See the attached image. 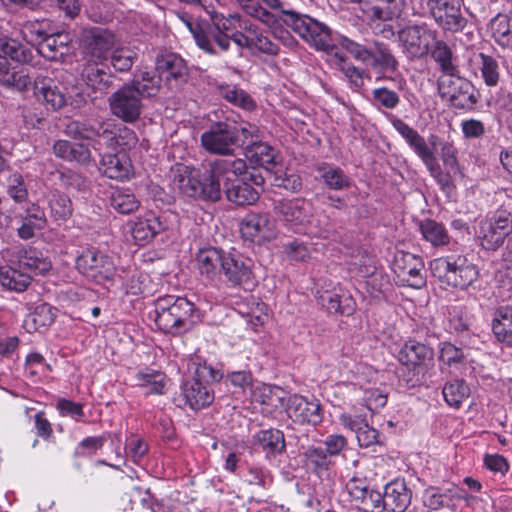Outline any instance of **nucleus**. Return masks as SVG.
<instances>
[{"label":"nucleus","mask_w":512,"mask_h":512,"mask_svg":"<svg viewBox=\"0 0 512 512\" xmlns=\"http://www.w3.org/2000/svg\"><path fill=\"white\" fill-rule=\"evenodd\" d=\"M244 164L241 161L214 159L208 163L207 173L201 177L200 171L186 165L177 164L171 170V188L180 195L193 199L216 202L221 199L220 179L240 173Z\"/></svg>","instance_id":"1"},{"label":"nucleus","mask_w":512,"mask_h":512,"mask_svg":"<svg viewBox=\"0 0 512 512\" xmlns=\"http://www.w3.org/2000/svg\"><path fill=\"white\" fill-rule=\"evenodd\" d=\"M151 317L165 334L180 336L190 331L199 321L200 312L186 297L164 295L153 303Z\"/></svg>","instance_id":"2"},{"label":"nucleus","mask_w":512,"mask_h":512,"mask_svg":"<svg viewBox=\"0 0 512 512\" xmlns=\"http://www.w3.org/2000/svg\"><path fill=\"white\" fill-rule=\"evenodd\" d=\"M432 275L442 285L466 289L478 279L479 272L462 254H451L433 259L429 263Z\"/></svg>","instance_id":"3"},{"label":"nucleus","mask_w":512,"mask_h":512,"mask_svg":"<svg viewBox=\"0 0 512 512\" xmlns=\"http://www.w3.org/2000/svg\"><path fill=\"white\" fill-rule=\"evenodd\" d=\"M201 147L209 154L231 157L240 147L236 122L225 119L212 122L200 136Z\"/></svg>","instance_id":"4"},{"label":"nucleus","mask_w":512,"mask_h":512,"mask_svg":"<svg viewBox=\"0 0 512 512\" xmlns=\"http://www.w3.org/2000/svg\"><path fill=\"white\" fill-rule=\"evenodd\" d=\"M286 25L317 50L333 53L336 48L337 35H333L326 24L308 15L295 12L287 19Z\"/></svg>","instance_id":"5"},{"label":"nucleus","mask_w":512,"mask_h":512,"mask_svg":"<svg viewBox=\"0 0 512 512\" xmlns=\"http://www.w3.org/2000/svg\"><path fill=\"white\" fill-rule=\"evenodd\" d=\"M387 119L406 141L411 150L422 160L430 173L434 177H437L436 174L439 172V165L432 148L438 145L439 138L435 135L430 136L428 144L425 138L421 136L416 129L404 122L401 118L393 114H388Z\"/></svg>","instance_id":"6"},{"label":"nucleus","mask_w":512,"mask_h":512,"mask_svg":"<svg viewBox=\"0 0 512 512\" xmlns=\"http://www.w3.org/2000/svg\"><path fill=\"white\" fill-rule=\"evenodd\" d=\"M220 378V373L211 366L203 364L196 367L194 377L182 384L183 395L191 409L200 410L213 402L214 394L208 383Z\"/></svg>","instance_id":"7"},{"label":"nucleus","mask_w":512,"mask_h":512,"mask_svg":"<svg viewBox=\"0 0 512 512\" xmlns=\"http://www.w3.org/2000/svg\"><path fill=\"white\" fill-rule=\"evenodd\" d=\"M512 233V214L506 210H497L480 222L479 239L486 250L501 247Z\"/></svg>","instance_id":"8"},{"label":"nucleus","mask_w":512,"mask_h":512,"mask_svg":"<svg viewBox=\"0 0 512 512\" xmlns=\"http://www.w3.org/2000/svg\"><path fill=\"white\" fill-rule=\"evenodd\" d=\"M438 89L442 98L457 109L473 110L478 102L475 87L471 81L459 76L445 75L439 80Z\"/></svg>","instance_id":"9"},{"label":"nucleus","mask_w":512,"mask_h":512,"mask_svg":"<svg viewBox=\"0 0 512 512\" xmlns=\"http://www.w3.org/2000/svg\"><path fill=\"white\" fill-rule=\"evenodd\" d=\"M77 270L96 283L111 281L116 273L112 259L94 247L84 249L75 261Z\"/></svg>","instance_id":"10"},{"label":"nucleus","mask_w":512,"mask_h":512,"mask_svg":"<svg viewBox=\"0 0 512 512\" xmlns=\"http://www.w3.org/2000/svg\"><path fill=\"white\" fill-rule=\"evenodd\" d=\"M428 15L445 32L458 33L467 25L460 0H427Z\"/></svg>","instance_id":"11"},{"label":"nucleus","mask_w":512,"mask_h":512,"mask_svg":"<svg viewBox=\"0 0 512 512\" xmlns=\"http://www.w3.org/2000/svg\"><path fill=\"white\" fill-rule=\"evenodd\" d=\"M111 114L125 123H135L142 113L143 99L134 86L124 84L108 99Z\"/></svg>","instance_id":"12"},{"label":"nucleus","mask_w":512,"mask_h":512,"mask_svg":"<svg viewBox=\"0 0 512 512\" xmlns=\"http://www.w3.org/2000/svg\"><path fill=\"white\" fill-rule=\"evenodd\" d=\"M274 212L296 232H306L313 215V205L305 198L275 202Z\"/></svg>","instance_id":"13"},{"label":"nucleus","mask_w":512,"mask_h":512,"mask_svg":"<svg viewBox=\"0 0 512 512\" xmlns=\"http://www.w3.org/2000/svg\"><path fill=\"white\" fill-rule=\"evenodd\" d=\"M437 32L426 23L408 25L398 33L404 53L410 58H420L428 54Z\"/></svg>","instance_id":"14"},{"label":"nucleus","mask_w":512,"mask_h":512,"mask_svg":"<svg viewBox=\"0 0 512 512\" xmlns=\"http://www.w3.org/2000/svg\"><path fill=\"white\" fill-rule=\"evenodd\" d=\"M3 258L7 263L19 266L30 274H45L52 265L51 261L43 253L34 247L16 245L3 252Z\"/></svg>","instance_id":"15"},{"label":"nucleus","mask_w":512,"mask_h":512,"mask_svg":"<svg viewBox=\"0 0 512 512\" xmlns=\"http://www.w3.org/2000/svg\"><path fill=\"white\" fill-rule=\"evenodd\" d=\"M227 161H241L244 164L240 173L229 176V180L220 179V187L224 191L228 201L244 206L252 205L259 199V192L247 181L239 180L238 177L247 174V163L245 160L236 158H224Z\"/></svg>","instance_id":"16"},{"label":"nucleus","mask_w":512,"mask_h":512,"mask_svg":"<svg viewBox=\"0 0 512 512\" xmlns=\"http://www.w3.org/2000/svg\"><path fill=\"white\" fill-rule=\"evenodd\" d=\"M119 42L117 35L108 29L95 27L84 36V54L89 61L101 64L107 60L108 52Z\"/></svg>","instance_id":"17"},{"label":"nucleus","mask_w":512,"mask_h":512,"mask_svg":"<svg viewBox=\"0 0 512 512\" xmlns=\"http://www.w3.org/2000/svg\"><path fill=\"white\" fill-rule=\"evenodd\" d=\"M184 22L200 49L215 55L217 54L213 46V43H215L221 51L226 52L229 50L231 45L230 34L219 31L208 23L192 20H185Z\"/></svg>","instance_id":"18"},{"label":"nucleus","mask_w":512,"mask_h":512,"mask_svg":"<svg viewBox=\"0 0 512 512\" xmlns=\"http://www.w3.org/2000/svg\"><path fill=\"white\" fill-rule=\"evenodd\" d=\"M251 259L225 253L222 272L231 286H241L246 290H252L257 285V280L252 271Z\"/></svg>","instance_id":"19"},{"label":"nucleus","mask_w":512,"mask_h":512,"mask_svg":"<svg viewBox=\"0 0 512 512\" xmlns=\"http://www.w3.org/2000/svg\"><path fill=\"white\" fill-rule=\"evenodd\" d=\"M433 350L415 340L406 341L398 352V360L414 374H424L433 364Z\"/></svg>","instance_id":"20"},{"label":"nucleus","mask_w":512,"mask_h":512,"mask_svg":"<svg viewBox=\"0 0 512 512\" xmlns=\"http://www.w3.org/2000/svg\"><path fill=\"white\" fill-rule=\"evenodd\" d=\"M288 416L296 423L316 426L323 420V411L319 400L300 395H293L289 399Z\"/></svg>","instance_id":"21"},{"label":"nucleus","mask_w":512,"mask_h":512,"mask_svg":"<svg viewBox=\"0 0 512 512\" xmlns=\"http://www.w3.org/2000/svg\"><path fill=\"white\" fill-rule=\"evenodd\" d=\"M395 272L408 286L420 289L426 284L424 263L421 257L412 253H400L395 257Z\"/></svg>","instance_id":"22"},{"label":"nucleus","mask_w":512,"mask_h":512,"mask_svg":"<svg viewBox=\"0 0 512 512\" xmlns=\"http://www.w3.org/2000/svg\"><path fill=\"white\" fill-rule=\"evenodd\" d=\"M14 221L17 225V235L23 240L34 237L36 232L44 229L47 223L44 210L35 203L17 213Z\"/></svg>","instance_id":"23"},{"label":"nucleus","mask_w":512,"mask_h":512,"mask_svg":"<svg viewBox=\"0 0 512 512\" xmlns=\"http://www.w3.org/2000/svg\"><path fill=\"white\" fill-rule=\"evenodd\" d=\"M274 222L266 213H249L240 225L242 236L250 241L268 240L274 236Z\"/></svg>","instance_id":"24"},{"label":"nucleus","mask_w":512,"mask_h":512,"mask_svg":"<svg viewBox=\"0 0 512 512\" xmlns=\"http://www.w3.org/2000/svg\"><path fill=\"white\" fill-rule=\"evenodd\" d=\"M225 251L215 247L200 249L196 254V267L199 273L210 281L219 278L222 272Z\"/></svg>","instance_id":"25"},{"label":"nucleus","mask_w":512,"mask_h":512,"mask_svg":"<svg viewBox=\"0 0 512 512\" xmlns=\"http://www.w3.org/2000/svg\"><path fill=\"white\" fill-rule=\"evenodd\" d=\"M98 152L101 156L100 170L105 176L116 180H125L129 178L132 171V165L126 154L102 153V150Z\"/></svg>","instance_id":"26"},{"label":"nucleus","mask_w":512,"mask_h":512,"mask_svg":"<svg viewBox=\"0 0 512 512\" xmlns=\"http://www.w3.org/2000/svg\"><path fill=\"white\" fill-rule=\"evenodd\" d=\"M0 84L22 92L32 85V77L27 68H10L8 60L0 55Z\"/></svg>","instance_id":"27"},{"label":"nucleus","mask_w":512,"mask_h":512,"mask_svg":"<svg viewBox=\"0 0 512 512\" xmlns=\"http://www.w3.org/2000/svg\"><path fill=\"white\" fill-rule=\"evenodd\" d=\"M385 509L405 512L411 503V491L403 480H394L384 488Z\"/></svg>","instance_id":"28"},{"label":"nucleus","mask_w":512,"mask_h":512,"mask_svg":"<svg viewBox=\"0 0 512 512\" xmlns=\"http://www.w3.org/2000/svg\"><path fill=\"white\" fill-rule=\"evenodd\" d=\"M35 95L52 110H59L66 104L63 91L50 78H37L34 81Z\"/></svg>","instance_id":"29"},{"label":"nucleus","mask_w":512,"mask_h":512,"mask_svg":"<svg viewBox=\"0 0 512 512\" xmlns=\"http://www.w3.org/2000/svg\"><path fill=\"white\" fill-rule=\"evenodd\" d=\"M321 182L330 190L341 191L349 189L352 180L349 175L339 166L332 163H322L317 166Z\"/></svg>","instance_id":"30"},{"label":"nucleus","mask_w":512,"mask_h":512,"mask_svg":"<svg viewBox=\"0 0 512 512\" xmlns=\"http://www.w3.org/2000/svg\"><path fill=\"white\" fill-rule=\"evenodd\" d=\"M104 124H98V127L88 121L73 120L66 126V133L75 139L93 140V148L96 151H101V146L104 140L101 139L102 129H105Z\"/></svg>","instance_id":"31"},{"label":"nucleus","mask_w":512,"mask_h":512,"mask_svg":"<svg viewBox=\"0 0 512 512\" xmlns=\"http://www.w3.org/2000/svg\"><path fill=\"white\" fill-rule=\"evenodd\" d=\"M164 229L163 223L154 214L137 219L131 229L135 242L142 246L149 243Z\"/></svg>","instance_id":"32"},{"label":"nucleus","mask_w":512,"mask_h":512,"mask_svg":"<svg viewBox=\"0 0 512 512\" xmlns=\"http://www.w3.org/2000/svg\"><path fill=\"white\" fill-rule=\"evenodd\" d=\"M134 386L143 390L146 395H160L164 393L166 376L164 373L145 368L133 376Z\"/></svg>","instance_id":"33"},{"label":"nucleus","mask_w":512,"mask_h":512,"mask_svg":"<svg viewBox=\"0 0 512 512\" xmlns=\"http://www.w3.org/2000/svg\"><path fill=\"white\" fill-rule=\"evenodd\" d=\"M492 332L499 342L512 346V306L497 308L492 319Z\"/></svg>","instance_id":"34"},{"label":"nucleus","mask_w":512,"mask_h":512,"mask_svg":"<svg viewBox=\"0 0 512 512\" xmlns=\"http://www.w3.org/2000/svg\"><path fill=\"white\" fill-rule=\"evenodd\" d=\"M31 280V274L19 266L8 263L0 268V282L9 290L22 292L27 289Z\"/></svg>","instance_id":"35"},{"label":"nucleus","mask_w":512,"mask_h":512,"mask_svg":"<svg viewBox=\"0 0 512 512\" xmlns=\"http://www.w3.org/2000/svg\"><path fill=\"white\" fill-rule=\"evenodd\" d=\"M419 230L423 239L435 248L447 246L451 241L446 227L436 220L430 218L421 220Z\"/></svg>","instance_id":"36"},{"label":"nucleus","mask_w":512,"mask_h":512,"mask_svg":"<svg viewBox=\"0 0 512 512\" xmlns=\"http://www.w3.org/2000/svg\"><path fill=\"white\" fill-rule=\"evenodd\" d=\"M70 41L71 38L68 33H48L47 37L42 40V43H40V48H38V51L48 60H57L59 57H62L66 53L67 46Z\"/></svg>","instance_id":"37"},{"label":"nucleus","mask_w":512,"mask_h":512,"mask_svg":"<svg viewBox=\"0 0 512 512\" xmlns=\"http://www.w3.org/2000/svg\"><path fill=\"white\" fill-rule=\"evenodd\" d=\"M246 157L250 163L271 171L276 165V152L273 147L261 141L246 147Z\"/></svg>","instance_id":"38"},{"label":"nucleus","mask_w":512,"mask_h":512,"mask_svg":"<svg viewBox=\"0 0 512 512\" xmlns=\"http://www.w3.org/2000/svg\"><path fill=\"white\" fill-rule=\"evenodd\" d=\"M254 440L267 457L281 454L285 450L284 434L278 429L261 430L254 435Z\"/></svg>","instance_id":"39"},{"label":"nucleus","mask_w":512,"mask_h":512,"mask_svg":"<svg viewBox=\"0 0 512 512\" xmlns=\"http://www.w3.org/2000/svg\"><path fill=\"white\" fill-rule=\"evenodd\" d=\"M155 69L161 80L162 77H165L167 80L171 78L177 79L182 77L186 72L183 59L174 53H166L158 56Z\"/></svg>","instance_id":"40"},{"label":"nucleus","mask_w":512,"mask_h":512,"mask_svg":"<svg viewBox=\"0 0 512 512\" xmlns=\"http://www.w3.org/2000/svg\"><path fill=\"white\" fill-rule=\"evenodd\" d=\"M0 55L20 64H29L33 59L30 48L7 36L0 37Z\"/></svg>","instance_id":"41"},{"label":"nucleus","mask_w":512,"mask_h":512,"mask_svg":"<svg viewBox=\"0 0 512 512\" xmlns=\"http://www.w3.org/2000/svg\"><path fill=\"white\" fill-rule=\"evenodd\" d=\"M101 139L110 149H115L117 146L122 149L131 148L137 143L135 132L126 126H120L115 130H110L106 126L102 129Z\"/></svg>","instance_id":"42"},{"label":"nucleus","mask_w":512,"mask_h":512,"mask_svg":"<svg viewBox=\"0 0 512 512\" xmlns=\"http://www.w3.org/2000/svg\"><path fill=\"white\" fill-rule=\"evenodd\" d=\"M372 2L369 13L374 19L388 21L398 18L406 4V0H367Z\"/></svg>","instance_id":"43"},{"label":"nucleus","mask_w":512,"mask_h":512,"mask_svg":"<svg viewBox=\"0 0 512 512\" xmlns=\"http://www.w3.org/2000/svg\"><path fill=\"white\" fill-rule=\"evenodd\" d=\"M481 73L484 83L489 87L498 85L500 79V70L497 60L491 56L480 53H474L472 59Z\"/></svg>","instance_id":"44"},{"label":"nucleus","mask_w":512,"mask_h":512,"mask_svg":"<svg viewBox=\"0 0 512 512\" xmlns=\"http://www.w3.org/2000/svg\"><path fill=\"white\" fill-rule=\"evenodd\" d=\"M367 65L386 72L395 71L397 69L398 62L387 45L382 42H375L374 48L370 52V58Z\"/></svg>","instance_id":"45"},{"label":"nucleus","mask_w":512,"mask_h":512,"mask_svg":"<svg viewBox=\"0 0 512 512\" xmlns=\"http://www.w3.org/2000/svg\"><path fill=\"white\" fill-rule=\"evenodd\" d=\"M431 54L433 59L439 64L444 76L459 73L458 66L454 63L452 50L447 43L441 40L436 41Z\"/></svg>","instance_id":"46"},{"label":"nucleus","mask_w":512,"mask_h":512,"mask_svg":"<svg viewBox=\"0 0 512 512\" xmlns=\"http://www.w3.org/2000/svg\"><path fill=\"white\" fill-rule=\"evenodd\" d=\"M220 95L229 103L246 111H252L256 107L253 98L243 89L233 85L220 86Z\"/></svg>","instance_id":"47"},{"label":"nucleus","mask_w":512,"mask_h":512,"mask_svg":"<svg viewBox=\"0 0 512 512\" xmlns=\"http://www.w3.org/2000/svg\"><path fill=\"white\" fill-rule=\"evenodd\" d=\"M129 86H134L139 96L143 99L145 97L155 96L161 87V79L156 73L153 72H142L140 76H136L135 79L128 83Z\"/></svg>","instance_id":"48"},{"label":"nucleus","mask_w":512,"mask_h":512,"mask_svg":"<svg viewBox=\"0 0 512 512\" xmlns=\"http://www.w3.org/2000/svg\"><path fill=\"white\" fill-rule=\"evenodd\" d=\"M207 13L210 15V26L219 31L231 34L238 28L248 29L247 25H242L241 16L237 13L226 16L214 9L208 10Z\"/></svg>","instance_id":"49"},{"label":"nucleus","mask_w":512,"mask_h":512,"mask_svg":"<svg viewBox=\"0 0 512 512\" xmlns=\"http://www.w3.org/2000/svg\"><path fill=\"white\" fill-rule=\"evenodd\" d=\"M489 29L494 40L502 47L512 46V30L506 15L498 14L489 24Z\"/></svg>","instance_id":"50"},{"label":"nucleus","mask_w":512,"mask_h":512,"mask_svg":"<svg viewBox=\"0 0 512 512\" xmlns=\"http://www.w3.org/2000/svg\"><path fill=\"white\" fill-rule=\"evenodd\" d=\"M442 394L445 402L454 408H459L469 396L470 389L463 380H454L444 385Z\"/></svg>","instance_id":"51"},{"label":"nucleus","mask_w":512,"mask_h":512,"mask_svg":"<svg viewBox=\"0 0 512 512\" xmlns=\"http://www.w3.org/2000/svg\"><path fill=\"white\" fill-rule=\"evenodd\" d=\"M306 464L316 473L329 470L333 465L332 459L326 454L322 446H310L304 453Z\"/></svg>","instance_id":"52"},{"label":"nucleus","mask_w":512,"mask_h":512,"mask_svg":"<svg viewBox=\"0 0 512 512\" xmlns=\"http://www.w3.org/2000/svg\"><path fill=\"white\" fill-rule=\"evenodd\" d=\"M371 101L378 109L385 108L393 110L399 105L400 96L395 90L381 86L372 90Z\"/></svg>","instance_id":"53"},{"label":"nucleus","mask_w":512,"mask_h":512,"mask_svg":"<svg viewBox=\"0 0 512 512\" xmlns=\"http://www.w3.org/2000/svg\"><path fill=\"white\" fill-rule=\"evenodd\" d=\"M110 205L121 214H129L138 209L139 201L136 199L134 194L128 191L118 190L113 192Z\"/></svg>","instance_id":"54"},{"label":"nucleus","mask_w":512,"mask_h":512,"mask_svg":"<svg viewBox=\"0 0 512 512\" xmlns=\"http://www.w3.org/2000/svg\"><path fill=\"white\" fill-rule=\"evenodd\" d=\"M105 72L98 67V64H88L82 72L86 84L94 91L105 92L109 87V81L104 80Z\"/></svg>","instance_id":"55"},{"label":"nucleus","mask_w":512,"mask_h":512,"mask_svg":"<svg viewBox=\"0 0 512 512\" xmlns=\"http://www.w3.org/2000/svg\"><path fill=\"white\" fill-rule=\"evenodd\" d=\"M49 206L52 216L57 220H65L72 214L71 200L63 193H52L49 199Z\"/></svg>","instance_id":"56"},{"label":"nucleus","mask_w":512,"mask_h":512,"mask_svg":"<svg viewBox=\"0 0 512 512\" xmlns=\"http://www.w3.org/2000/svg\"><path fill=\"white\" fill-rule=\"evenodd\" d=\"M60 185L69 191H85L88 189L87 179L79 172L65 169L59 172Z\"/></svg>","instance_id":"57"},{"label":"nucleus","mask_w":512,"mask_h":512,"mask_svg":"<svg viewBox=\"0 0 512 512\" xmlns=\"http://www.w3.org/2000/svg\"><path fill=\"white\" fill-rule=\"evenodd\" d=\"M46 25L47 23L44 21H27L22 26L21 34L27 42L36 43L38 48H40V43L48 35L45 29Z\"/></svg>","instance_id":"58"},{"label":"nucleus","mask_w":512,"mask_h":512,"mask_svg":"<svg viewBox=\"0 0 512 512\" xmlns=\"http://www.w3.org/2000/svg\"><path fill=\"white\" fill-rule=\"evenodd\" d=\"M336 42L347 52H349L356 60L361 61L367 65L370 58V49H367L362 44L357 43L354 40H351L348 37L340 34H337Z\"/></svg>","instance_id":"59"},{"label":"nucleus","mask_w":512,"mask_h":512,"mask_svg":"<svg viewBox=\"0 0 512 512\" xmlns=\"http://www.w3.org/2000/svg\"><path fill=\"white\" fill-rule=\"evenodd\" d=\"M136 59V53L129 48H117L112 52L111 65L118 72L129 71Z\"/></svg>","instance_id":"60"},{"label":"nucleus","mask_w":512,"mask_h":512,"mask_svg":"<svg viewBox=\"0 0 512 512\" xmlns=\"http://www.w3.org/2000/svg\"><path fill=\"white\" fill-rule=\"evenodd\" d=\"M7 193L15 202H23L28 197L24 178L19 173H13L7 181Z\"/></svg>","instance_id":"61"},{"label":"nucleus","mask_w":512,"mask_h":512,"mask_svg":"<svg viewBox=\"0 0 512 512\" xmlns=\"http://www.w3.org/2000/svg\"><path fill=\"white\" fill-rule=\"evenodd\" d=\"M359 507L364 512H381L385 509L384 493L368 489L363 499L358 500Z\"/></svg>","instance_id":"62"},{"label":"nucleus","mask_w":512,"mask_h":512,"mask_svg":"<svg viewBox=\"0 0 512 512\" xmlns=\"http://www.w3.org/2000/svg\"><path fill=\"white\" fill-rule=\"evenodd\" d=\"M106 440V435L86 437L78 444L75 454L80 457H91L103 447Z\"/></svg>","instance_id":"63"},{"label":"nucleus","mask_w":512,"mask_h":512,"mask_svg":"<svg viewBox=\"0 0 512 512\" xmlns=\"http://www.w3.org/2000/svg\"><path fill=\"white\" fill-rule=\"evenodd\" d=\"M125 451L128 458L139 464L148 452V445L142 438L132 436L127 441Z\"/></svg>","instance_id":"64"}]
</instances>
